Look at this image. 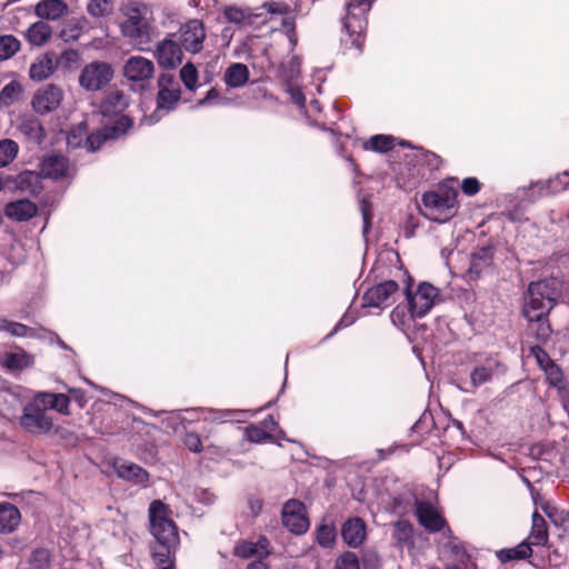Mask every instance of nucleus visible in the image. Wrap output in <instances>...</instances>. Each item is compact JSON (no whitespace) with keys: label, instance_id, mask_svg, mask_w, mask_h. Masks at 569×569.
<instances>
[{"label":"nucleus","instance_id":"393cba45","mask_svg":"<svg viewBox=\"0 0 569 569\" xmlns=\"http://www.w3.org/2000/svg\"><path fill=\"white\" fill-rule=\"evenodd\" d=\"M37 210V206L30 200H18L9 202L4 208V213L9 219L26 221L36 216Z\"/></svg>","mask_w":569,"mask_h":569},{"label":"nucleus","instance_id":"aec40b11","mask_svg":"<svg viewBox=\"0 0 569 569\" xmlns=\"http://www.w3.org/2000/svg\"><path fill=\"white\" fill-rule=\"evenodd\" d=\"M343 542L350 548H359L367 538V526L361 518H350L341 527Z\"/></svg>","mask_w":569,"mask_h":569},{"label":"nucleus","instance_id":"603ef678","mask_svg":"<svg viewBox=\"0 0 569 569\" xmlns=\"http://www.w3.org/2000/svg\"><path fill=\"white\" fill-rule=\"evenodd\" d=\"M229 103V99L221 97L216 89H210L206 97L198 101V107L203 106H226Z\"/></svg>","mask_w":569,"mask_h":569},{"label":"nucleus","instance_id":"ea45409f","mask_svg":"<svg viewBox=\"0 0 569 569\" xmlns=\"http://www.w3.org/2000/svg\"><path fill=\"white\" fill-rule=\"evenodd\" d=\"M22 87L17 81H11L6 84L0 91V103L9 106L20 99Z\"/></svg>","mask_w":569,"mask_h":569},{"label":"nucleus","instance_id":"1a4fd4ad","mask_svg":"<svg viewBox=\"0 0 569 569\" xmlns=\"http://www.w3.org/2000/svg\"><path fill=\"white\" fill-rule=\"evenodd\" d=\"M399 286L393 280H387L369 288L362 297V307L385 309L395 302Z\"/></svg>","mask_w":569,"mask_h":569},{"label":"nucleus","instance_id":"423d86ee","mask_svg":"<svg viewBox=\"0 0 569 569\" xmlns=\"http://www.w3.org/2000/svg\"><path fill=\"white\" fill-rule=\"evenodd\" d=\"M19 425L24 431L36 436L48 435L54 429L53 418L36 396L32 401L24 405Z\"/></svg>","mask_w":569,"mask_h":569},{"label":"nucleus","instance_id":"052dcab7","mask_svg":"<svg viewBox=\"0 0 569 569\" xmlns=\"http://www.w3.org/2000/svg\"><path fill=\"white\" fill-rule=\"evenodd\" d=\"M461 189L467 196H475L480 190V182L476 178H466L461 183Z\"/></svg>","mask_w":569,"mask_h":569},{"label":"nucleus","instance_id":"b1692460","mask_svg":"<svg viewBox=\"0 0 569 569\" xmlns=\"http://www.w3.org/2000/svg\"><path fill=\"white\" fill-rule=\"evenodd\" d=\"M269 553V540L263 536L259 537L256 542L243 540L238 542L234 547V555L243 559L253 556L263 557Z\"/></svg>","mask_w":569,"mask_h":569},{"label":"nucleus","instance_id":"58836bf2","mask_svg":"<svg viewBox=\"0 0 569 569\" xmlns=\"http://www.w3.org/2000/svg\"><path fill=\"white\" fill-rule=\"evenodd\" d=\"M54 70L53 61L51 58H43L30 67V78L32 80L42 81L49 78Z\"/></svg>","mask_w":569,"mask_h":569},{"label":"nucleus","instance_id":"37998d69","mask_svg":"<svg viewBox=\"0 0 569 569\" xmlns=\"http://www.w3.org/2000/svg\"><path fill=\"white\" fill-rule=\"evenodd\" d=\"M87 11L94 18L108 16L112 12L111 0H90L87 6Z\"/></svg>","mask_w":569,"mask_h":569},{"label":"nucleus","instance_id":"a211bd4d","mask_svg":"<svg viewBox=\"0 0 569 569\" xmlns=\"http://www.w3.org/2000/svg\"><path fill=\"white\" fill-rule=\"evenodd\" d=\"M70 172L69 160L61 154H49L40 163V173L44 178L59 180L68 178Z\"/></svg>","mask_w":569,"mask_h":569},{"label":"nucleus","instance_id":"e433bc0d","mask_svg":"<svg viewBox=\"0 0 569 569\" xmlns=\"http://www.w3.org/2000/svg\"><path fill=\"white\" fill-rule=\"evenodd\" d=\"M301 61L298 57H291L286 63L279 69V78L286 84H295L300 77Z\"/></svg>","mask_w":569,"mask_h":569},{"label":"nucleus","instance_id":"f704fd0d","mask_svg":"<svg viewBox=\"0 0 569 569\" xmlns=\"http://www.w3.org/2000/svg\"><path fill=\"white\" fill-rule=\"evenodd\" d=\"M20 132L28 139L40 143L44 139V129L40 121L33 117H26L19 123Z\"/></svg>","mask_w":569,"mask_h":569},{"label":"nucleus","instance_id":"20e7f679","mask_svg":"<svg viewBox=\"0 0 569 569\" xmlns=\"http://www.w3.org/2000/svg\"><path fill=\"white\" fill-rule=\"evenodd\" d=\"M458 191L453 187L441 186L438 190L422 196L423 214L436 222H446L456 214Z\"/></svg>","mask_w":569,"mask_h":569},{"label":"nucleus","instance_id":"0eeeda50","mask_svg":"<svg viewBox=\"0 0 569 569\" xmlns=\"http://www.w3.org/2000/svg\"><path fill=\"white\" fill-rule=\"evenodd\" d=\"M411 317L422 318L439 301V290L428 283H420L415 293H407Z\"/></svg>","mask_w":569,"mask_h":569},{"label":"nucleus","instance_id":"774afa93","mask_svg":"<svg viewBox=\"0 0 569 569\" xmlns=\"http://www.w3.org/2000/svg\"><path fill=\"white\" fill-rule=\"evenodd\" d=\"M262 507H263L262 500H260V499H250L249 500V508L253 516H258L262 511Z\"/></svg>","mask_w":569,"mask_h":569},{"label":"nucleus","instance_id":"bb28decb","mask_svg":"<svg viewBox=\"0 0 569 569\" xmlns=\"http://www.w3.org/2000/svg\"><path fill=\"white\" fill-rule=\"evenodd\" d=\"M36 399L41 400L44 406L59 413L70 415V398L64 393L39 391L36 393Z\"/></svg>","mask_w":569,"mask_h":569},{"label":"nucleus","instance_id":"a19ab883","mask_svg":"<svg viewBox=\"0 0 569 569\" xmlns=\"http://www.w3.org/2000/svg\"><path fill=\"white\" fill-rule=\"evenodd\" d=\"M20 49V42L13 36L0 37V60L11 58Z\"/></svg>","mask_w":569,"mask_h":569},{"label":"nucleus","instance_id":"a18cd8bd","mask_svg":"<svg viewBox=\"0 0 569 569\" xmlns=\"http://www.w3.org/2000/svg\"><path fill=\"white\" fill-rule=\"evenodd\" d=\"M18 144L12 140L0 141V168L9 164L17 156Z\"/></svg>","mask_w":569,"mask_h":569},{"label":"nucleus","instance_id":"cd10ccee","mask_svg":"<svg viewBox=\"0 0 569 569\" xmlns=\"http://www.w3.org/2000/svg\"><path fill=\"white\" fill-rule=\"evenodd\" d=\"M52 34V28L43 20L32 23L27 32L26 38L30 44L41 47L49 41Z\"/></svg>","mask_w":569,"mask_h":569},{"label":"nucleus","instance_id":"0e129e2a","mask_svg":"<svg viewBox=\"0 0 569 569\" xmlns=\"http://www.w3.org/2000/svg\"><path fill=\"white\" fill-rule=\"evenodd\" d=\"M224 17L230 22L240 23L243 21L246 14L242 10L230 7L224 10Z\"/></svg>","mask_w":569,"mask_h":569},{"label":"nucleus","instance_id":"4d7b16f0","mask_svg":"<svg viewBox=\"0 0 569 569\" xmlns=\"http://www.w3.org/2000/svg\"><path fill=\"white\" fill-rule=\"evenodd\" d=\"M360 211L363 220V233L366 234L369 231L372 220L371 204L368 200H360Z\"/></svg>","mask_w":569,"mask_h":569},{"label":"nucleus","instance_id":"ddd939ff","mask_svg":"<svg viewBox=\"0 0 569 569\" xmlns=\"http://www.w3.org/2000/svg\"><path fill=\"white\" fill-rule=\"evenodd\" d=\"M131 124L132 122L128 117H120L116 120L113 126L104 127L103 129L90 134L86 140L87 149L89 151L98 150L103 142L118 139L124 134Z\"/></svg>","mask_w":569,"mask_h":569},{"label":"nucleus","instance_id":"4c0bfd02","mask_svg":"<svg viewBox=\"0 0 569 569\" xmlns=\"http://www.w3.org/2000/svg\"><path fill=\"white\" fill-rule=\"evenodd\" d=\"M337 538V530L332 523L322 522L316 530V540L323 548H331Z\"/></svg>","mask_w":569,"mask_h":569},{"label":"nucleus","instance_id":"412c9836","mask_svg":"<svg viewBox=\"0 0 569 569\" xmlns=\"http://www.w3.org/2000/svg\"><path fill=\"white\" fill-rule=\"evenodd\" d=\"M68 11L69 7L63 0H41L34 7V13L42 20H58Z\"/></svg>","mask_w":569,"mask_h":569},{"label":"nucleus","instance_id":"f8f14e48","mask_svg":"<svg viewBox=\"0 0 569 569\" xmlns=\"http://www.w3.org/2000/svg\"><path fill=\"white\" fill-rule=\"evenodd\" d=\"M63 92L54 84H47L34 93L31 104L37 113L46 114L54 111L62 102Z\"/></svg>","mask_w":569,"mask_h":569},{"label":"nucleus","instance_id":"4be33fe9","mask_svg":"<svg viewBox=\"0 0 569 569\" xmlns=\"http://www.w3.org/2000/svg\"><path fill=\"white\" fill-rule=\"evenodd\" d=\"M113 468L118 477L123 480L132 481L137 485H144L148 481V472L133 462L116 460L113 462Z\"/></svg>","mask_w":569,"mask_h":569},{"label":"nucleus","instance_id":"6ab92c4d","mask_svg":"<svg viewBox=\"0 0 569 569\" xmlns=\"http://www.w3.org/2000/svg\"><path fill=\"white\" fill-rule=\"evenodd\" d=\"M123 72L130 81H146L152 77L154 66L151 60L144 57L134 56L127 60Z\"/></svg>","mask_w":569,"mask_h":569},{"label":"nucleus","instance_id":"e2e57ef3","mask_svg":"<svg viewBox=\"0 0 569 569\" xmlns=\"http://www.w3.org/2000/svg\"><path fill=\"white\" fill-rule=\"evenodd\" d=\"M356 321V316L351 311H347L340 321L337 323V326L333 328V330L326 337L330 338L332 337L339 329L346 328L351 326Z\"/></svg>","mask_w":569,"mask_h":569},{"label":"nucleus","instance_id":"3c124183","mask_svg":"<svg viewBox=\"0 0 569 569\" xmlns=\"http://www.w3.org/2000/svg\"><path fill=\"white\" fill-rule=\"evenodd\" d=\"M335 569H360L358 557L351 551L343 552L337 558Z\"/></svg>","mask_w":569,"mask_h":569},{"label":"nucleus","instance_id":"69168bd1","mask_svg":"<svg viewBox=\"0 0 569 569\" xmlns=\"http://www.w3.org/2000/svg\"><path fill=\"white\" fill-rule=\"evenodd\" d=\"M551 180L549 181H538L530 186V191L532 193H537L538 196H545L549 193Z\"/></svg>","mask_w":569,"mask_h":569},{"label":"nucleus","instance_id":"dca6fc26","mask_svg":"<svg viewBox=\"0 0 569 569\" xmlns=\"http://www.w3.org/2000/svg\"><path fill=\"white\" fill-rule=\"evenodd\" d=\"M180 33L181 43L187 51L198 53L202 49L206 33L199 20L193 19L188 21L181 27Z\"/></svg>","mask_w":569,"mask_h":569},{"label":"nucleus","instance_id":"6e6552de","mask_svg":"<svg viewBox=\"0 0 569 569\" xmlns=\"http://www.w3.org/2000/svg\"><path fill=\"white\" fill-rule=\"evenodd\" d=\"M121 32L137 46L148 44L152 39V28L139 10L132 9L120 26Z\"/></svg>","mask_w":569,"mask_h":569},{"label":"nucleus","instance_id":"680f3d73","mask_svg":"<svg viewBox=\"0 0 569 569\" xmlns=\"http://www.w3.org/2000/svg\"><path fill=\"white\" fill-rule=\"evenodd\" d=\"M531 351L542 370H545V368L549 366V363H553L549 355L540 347H533Z\"/></svg>","mask_w":569,"mask_h":569},{"label":"nucleus","instance_id":"de8ad7c7","mask_svg":"<svg viewBox=\"0 0 569 569\" xmlns=\"http://www.w3.org/2000/svg\"><path fill=\"white\" fill-rule=\"evenodd\" d=\"M0 331H6L12 337H26L29 332V328L23 323L0 318Z\"/></svg>","mask_w":569,"mask_h":569},{"label":"nucleus","instance_id":"f3484780","mask_svg":"<svg viewBox=\"0 0 569 569\" xmlns=\"http://www.w3.org/2000/svg\"><path fill=\"white\" fill-rule=\"evenodd\" d=\"M156 58L160 67L173 69L182 61L181 47L171 39H163L157 46Z\"/></svg>","mask_w":569,"mask_h":569},{"label":"nucleus","instance_id":"09e8293b","mask_svg":"<svg viewBox=\"0 0 569 569\" xmlns=\"http://www.w3.org/2000/svg\"><path fill=\"white\" fill-rule=\"evenodd\" d=\"M180 78L190 91H194L198 82V71L192 63H186L180 70Z\"/></svg>","mask_w":569,"mask_h":569},{"label":"nucleus","instance_id":"9d476101","mask_svg":"<svg viewBox=\"0 0 569 569\" xmlns=\"http://www.w3.org/2000/svg\"><path fill=\"white\" fill-rule=\"evenodd\" d=\"M281 519L283 526L295 535L307 532L310 526L306 507L297 499H290L283 505Z\"/></svg>","mask_w":569,"mask_h":569},{"label":"nucleus","instance_id":"9b49d317","mask_svg":"<svg viewBox=\"0 0 569 569\" xmlns=\"http://www.w3.org/2000/svg\"><path fill=\"white\" fill-rule=\"evenodd\" d=\"M112 78V69L106 62H92L80 74V84L87 90H99Z\"/></svg>","mask_w":569,"mask_h":569},{"label":"nucleus","instance_id":"2eb2a0df","mask_svg":"<svg viewBox=\"0 0 569 569\" xmlns=\"http://www.w3.org/2000/svg\"><path fill=\"white\" fill-rule=\"evenodd\" d=\"M416 516L419 523L428 531H440L446 520L439 512L438 508L430 501L417 500L416 501Z\"/></svg>","mask_w":569,"mask_h":569},{"label":"nucleus","instance_id":"72a5a7b5","mask_svg":"<svg viewBox=\"0 0 569 569\" xmlns=\"http://www.w3.org/2000/svg\"><path fill=\"white\" fill-rule=\"evenodd\" d=\"M249 80L248 67L243 63H233L224 72V82L232 88L244 86Z\"/></svg>","mask_w":569,"mask_h":569},{"label":"nucleus","instance_id":"a878e982","mask_svg":"<svg viewBox=\"0 0 569 569\" xmlns=\"http://www.w3.org/2000/svg\"><path fill=\"white\" fill-rule=\"evenodd\" d=\"M21 521L19 509L10 502H0V532H13Z\"/></svg>","mask_w":569,"mask_h":569},{"label":"nucleus","instance_id":"7c9ffc66","mask_svg":"<svg viewBox=\"0 0 569 569\" xmlns=\"http://www.w3.org/2000/svg\"><path fill=\"white\" fill-rule=\"evenodd\" d=\"M87 24L88 21L84 17L70 18L64 21L59 36L66 42L76 41L81 36Z\"/></svg>","mask_w":569,"mask_h":569},{"label":"nucleus","instance_id":"f257e3e1","mask_svg":"<svg viewBox=\"0 0 569 569\" xmlns=\"http://www.w3.org/2000/svg\"><path fill=\"white\" fill-rule=\"evenodd\" d=\"M148 513L150 533L157 542L151 551L152 559L158 565L170 562L180 543L171 510L161 500H154L150 503Z\"/></svg>","mask_w":569,"mask_h":569},{"label":"nucleus","instance_id":"4468645a","mask_svg":"<svg viewBox=\"0 0 569 569\" xmlns=\"http://www.w3.org/2000/svg\"><path fill=\"white\" fill-rule=\"evenodd\" d=\"M158 112H168L174 108L180 99V90L171 74H162L159 78Z\"/></svg>","mask_w":569,"mask_h":569},{"label":"nucleus","instance_id":"473e14b6","mask_svg":"<svg viewBox=\"0 0 569 569\" xmlns=\"http://www.w3.org/2000/svg\"><path fill=\"white\" fill-rule=\"evenodd\" d=\"M493 258V251L490 247H482L477 251L472 252L470 257V266L469 272L475 276H480V273L490 267Z\"/></svg>","mask_w":569,"mask_h":569},{"label":"nucleus","instance_id":"6e6d98bb","mask_svg":"<svg viewBox=\"0 0 569 569\" xmlns=\"http://www.w3.org/2000/svg\"><path fill=\"white\" fill-rule=\"evenodd\" d=\"M286 91L289 93L291 101L297 104L298 108L305 109L306 107V97L301 89L295 84H286Z\"/></svg>","mask_w":569,"mask_h":569},{"label":"nucleus","instance_id":"c9c22d12","mask_svg":"<svg viewBox=\"0 0 569 569\" xmlns=\"http://www.w3.org/2000/svg\"><path fill=\"white\" fill-rule=\"evenodd\" d=\"M16 187L30 194H37L41 190L40 176L34 171H23L17 177Z\"/></svg>","mask_w":569,"mask_h":569},{"label":"nucleus","instance_id":"39448f33","mask_svg":"<svg viewBox=\"0 0 569 569\" xmlns=\"http://www.w3.org/2000/svg\"><path fill=\"white\" fill-rule=\"evenodd\" d=\"M373 0H349L347 14L343 18V28L351 43L361 49L367 28L366 14L369 12Z\"/></svg>","mask_w":569,"mask_h":569},{"label":"nucleus","instance_id":"2f4dec72","mask_svg":"<svg viewBox=\"0 0 569 569\" xmlns=\"http://www.w3.org/2000/svg\"><path fill=\"white\" fill-rule=\"evenodd\" d=\"M531 555L532 549L530 548V543H528L527 540H523L513 548H505L496 552L497 558L502 563H507L512 560L528 559L531 557Z\"/></svg>","mask_w":569,"mask_h":569},{"label":"nucleus","instance_id":"5701e85b","mask_svg":"<svg viewBox=\"0 0 569 569\" xmlns=\"http://www.w3.org/2000/svg\"><path fill=\"white\" fill-rule=\"evenodd\" d=\"M128 107V99L126 94L121 91H112L110 92L106 99L102 101L100 106V112L103 117L111 118L123 117L121 113Z\"/></svg>","mask_w":569,"mask_h":569},{"label":"nucleus","instance_id":"c85d7f7f","mask_svg":"<svg viewBox=\"0 0 569 569\" xmlns=\"http://www.w3.org/2000/svg\"><path fill=\"white\" fill-rule=\"evenodd\" d=\"M33 362V356L24 350L7 352L1 359L2 367L7 368L8 370H22L31 367Z\"/></svg>","mask_w":569,"mask_h":569},{"label":"nucleus","instance_id":"bf43d9fd","mask_svg":"<svg viewBox=\"0 0 569 569\" xmlns=\"http://www.w3.org/2000/svg\"><path fill=\"white\" fill-rule=\"evenodd\" d=\"M261 428L268 431L273 437V432H278V438L283 439V431L278 428V422L274 420L273 416H268L259 425Z\"/></svg>","mask_w":569,"mask_h":569},{"label":"nucleus","instance_id":"5fc2aeb1","mask_svg":"<svg viewBox=\"0 0 569 569\" xmlns=\"http://www.w3.org/2000/svg\"><path fill=\"white\" fill-rule=\"evenodd\" d=\"M548 518L552 521V523L557 527H561L567 529L569 525V511L565 510H551L547 512Z\"/></svg>","mask_w":569,"mask_h":569},{"label":"nucleus","instance_id":"c756f323","mask_svg":"<svg viewBox=\"0 0 569 569\" xmlns=\"http://www.w3.org/2000/svg\"><path fill=\"white\" fill-rule=\"evenodd\" d=\"M526 540L528 541V543H530V548L532 546H545L548 541V530L546 520L537 511L532 513L531 531L528 539Z\"/></svg>","mask_w":569,"mask_h":569},{"label":"nucleus","instance_id":"864d4df0","mask_svg":"<svg viewBox=\"0 0 569 569\" xmlns=\"http://www.w3.org/2000/svg\"><path fill=\"white\" fill-rule=\"evenodd\" d=\"M411 312H407L406 307L397 306L390 313V319L398 328H403L410 319H412Z\"/></svg>","mask_w":569,"mask_h":569},{"label":"nucleus","instance_id":"49530a36","mask_svg":"<svg viewBox=\"0 0 569 569\" xmlns=\"http://www.w3.org/2000/svg\"><path fill=\"white\" fill-rule=\"evenodd\" d=\"M392 139L389 136L377 134L371 137L366 143L365 148L378 152H386L392 148Z\"/></svg>","mask_w":569,"mask_h":569},{"label":"nucleus","instance_id":"13d9d810","mask_svg":"<svg viewBox=\"0 0 569 569\" xmlns=\"http://www.w3.org/2000/svg\"><path fill=\"white\" fill-rule=\"evenodd\" d=\"M183 443L192 452H200L202 449V442L197 433L188 432L183 438Z\"/></svg>","mask_w":569,"mask_h":569},{"label":"nucleus","instance_id":"7ed1b4c3","mask_svg":"<svg viewBox=\"0 0 569 569\" xmlns=\"http://www.w3.org/2000/svg\"><path fill=\"white\" fill-rule=\"evenodd\" d=\"M469 378L461 381V390L473 392L478 388L491 383L505 372V366L492 356L475 355L468 363Z\"/></svg>","mask_w":569,"mask_h":569},{"label":"nucleus","instance_id":"338daca9","mask_svg":"<svg viewBox=\"0 0 569 569\" xmlns=\"http://www.w3.org/2000/svg\"><path fill=\"white\" fill-rule=\"evenodd\" d=\"M210 413L213 416V420L224 421L227 419L233 418L238 412L232 410L227 411H210Z\"/></svg>","mask_w":569,"mask_h":569},{"label":"nucleus","instance_id":"79ce46f5","mask_svg":"<svg viewBox=\"0 0 569 569\" xmlns=\"http://www.w3.org/2000/svg\"><path fill=\"white\" fill-rule=\"evenodd\" d=\"M412 526L407 520H399L395 523L392 537L399 543H407L412 538Z\"/></svg>","mask_w":569,"mask_h":569},{"label":"nucleus","instance_id":"c03bdc74","mask_svg":"<svg viewBox=\"0 0 569 569\" xmlns=\"http://www.w3.org/2000/svg\"><path fill=\"white\" fill-rule=\"evenodd\" d=\"M543 371L549 383L557 388L560 392H565L566 387L563 383V375L561 369L553 362L549 363V366H547Z\"/></svg>","mask_w":569,"mask_h":569},{"label":"nucleus","instance_id":"f03ea898","mask_svg":"<svg viewBox=\"0 0 569 569\" xmlns=\"http://www.w3.org/2000/svg\"><path fill=\"white\" fill-rule=\"evenodd\" d=\"M561 283L556 278L531 282L525 297L523 316L529 321H541L560 297Z\"/></svg>","mask_w":569,"mask_h":569},{"label":"nucleus","instance_id":"8fccbe9b","mask_svg":"<svg viewBox=\"0 0 569 569\" xmlns=\"http://www.w3.org/2000/svg\"><path fill=\"white\" fill-rule=\"evenodd\" d=\"M246 436L249 441L256 443H262L272 439V436L259 425H251L246 428Z\"/></svg>","mask_w":569,"mask_h":569}]
</instances>
